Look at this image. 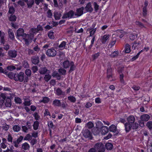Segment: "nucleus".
Returning <instances> with one entry per match:
<instances>
[{"mask_svg": "<svg viewBox=\"0 0 152 152\" xmlns=\"http://www.w3.org/2000/svg\"><path fill=\"white\" fill-rule=\"evenodd\" d=\"M62 18L66 20L76 18L75 12L73 10H70L68 12H65L63 14Z\"/></svg>", "mask_w": 152, "mask_h": 152, "instance_id": "nucleus-1", "label": "nucleus"}, {"mask_svg": "<svg viewBox=\"0 0 152 152\" xmlns=\"http://www.w3.org/2000/svg\"><path fill=\"white\" fill-rule=\"evenodd\" d=\"M127 126H124L126 133L129 132L131 129L136 131L139 127V124L137 122H134L129 124H127Z\"/></svg>", "mask_w": 152, "mask_h": 152, "instance_id": "nucleus-2", "label": "nucleus"}, {"mask_svg": "<svg viewBox=\"0 0 152 152\" xmlns=\"http://www.w3.org/2000/svg\"><path fill=\"white\" fill-rule=\"evenodd\" d=\"M25 78L24 77V73L22 72L19 73H15L14 80L16 81H19L20 82H23L24 83Z\"/></svg>", "mask_w": 152, "mask_h": 152, "instance_id": "nucleus-3", "label": "nucleus"}, {"mask_svg": "<svg viewBox=\"0 0 152 152\" xmlns=\"http://www.w3.org/2000/svg\"><path fill=\"white\" fill-rule=\"evenodd\" d=\"M97 152H104L105 148L103 144L101 142L96 143L94 146Z\"/></svg>", "mask_w": 152, "mask_h": 152, "instance_id": "nucleus-4", "label": "nucleus"}, {"mask_svg": "<svg viewBox=\"0 0 152 152\" xmlns=\"http://www.w3.org/2000/svg\"><path fill=\"white\" fill-rule=\"evenodd\" d=\"M52 104L54 107H61L63 108L66 107V104L64 102L61 103V101L57 99H55L53 101Z\"/></svg>", "mask_w": 152, "mask_h": 152, "instance_id": "nucleus-5", "label": "nucleus"}, {"mask_svg": "<svg viewBox=\"0 0 152 152\" xmlns=\"http://www.w3.org/2000/svg\"><path fill=\"white\" fill-rule=\"evenodd\" d=\"M46 54V55L49 57H53L56 55V51L53 48L48 49L47 50Z\"/></svg>", "mask_w": 152, "mask_h": 152, "instance_id": "nucleus-6", "label": "nucleus"}, {"mask_svg": "<svg viewBox=\"0 0 152 152\" xmlns=\"http://www.w3.org/2000/svg\"><path fill=\"white\" fill-rule=\"evenodd\" d=\"M123 70L124 69L123 68H118V73L120 74L119 79L120 83L121 84L125 85L126 84V83L124 79V74L122 73Z\"/></svg>", "mask_w": 152, "mask_h": 152, "instance_id": "nucleus-7", "label": "nucleus"}, {"mask_svg": "<svg viewBox=\"0 0 152 152\" xmlns=\"http://www.w3.org/2000/svg\"><path fill=\"white\" fill-rule=\"evenodd\" d=\"M107 78L109 79L110 78L113 77V69L111 68V65L109 64L107 66Z\"/></svg>", "mask_w": 152, "mask_h": 152, "instance_id": "nucleus-8", "label": "nucleus"}, {"mask_svg": "<svg viewBox=\"0 0 152 152\" xmlns=\"http://www.w3.org/2000/svg\"><path fill=\"white\" fill-rule=\"evenodd\" d=\"M148 2L147 0H145L144 2V6L142 8V14L144 18H145L147 14V7Z\"/></svg>", "mask_w": 152, "mask_h": 152, "instance_id": "nucleus-9", "label": "nucleus"}, {"mask_svg": "<svg viewBox=\"0 0 152 152\" xmlns=\"http://www.w3.org/2000/svg\"><path fill=\"white\" fill-rule=\"evenodd\" d=\"M23 39L25 42V43L26 45H28L29 44V41L32 39L31 36L28 34L25 33L22 37Z\"/></svg>", "mask_w": 152, "mask_h": 152, "instance_id": "nucleus-10", "label": "nucleus"}, {"mask_svg": "<svg viewBox=\"0 0 152 152\" xmlns=\"http://www.w3.org/2000/svg\"><path fill=\"white\" fill-rule=\"evenodd\" d=\"M84 9V7H83L77 8L76 10V12H75L76 18L80 17L83 15L84 13L83 10Z\"/></svg>", "mask_w": 152, "mask_h": 152, "instance_id": "nucleus-11", "label": "nucleus"}, {"mask_svg": "<svg viewBox=\"0 0 152 152\" xmlns=\"http://www.w3.org/2000/svg\"><path fill=\"white\" fill-rule=\"evenodd\" d=\"M127 122H126L124 124V126H126L127 124H129L135 122V118L133 115H130L127 118Z\"/></svg>", "mask_w": 152, "mask_h": 152, "instance_id": "nucleus-12", "label": "nucleus"}, {"mask_svg": "<svg viewBox=\"0 0 152 152\" xmlns=\"http://www.w3.org/2000/svg\"><path fill=\"white\" fill-rule=\"evenodd\" d=\"M85 9V13L87 12H91L94 10L93 8L92 7V5L90 2H88L84 8Z\"/></svg>", "mask_w": 152, "mask_h": 152, "instance_id": "nucleus-13", "label": "nucleus"}, {"mask_svg": "<svg viewBox=\"0 0 152 152\" xmlns=\"http://www.w3.org/2000/svg\"><path fill=\"white\" fill-rule=\"evenodd\" d=\"M8 55L10 58H15L17 56V52L15 50H10L8 51Z\"/></svg>", "mask_w": 152, "mask_h": 152, "instance_id": "nucleus-14", "label": "nucleus"}, {"mask_svg": "<svg viewBox=\"0 0 152 152\" xmlns=\"http://www.w3.org/2000/svg\"><path fill=\"white\" fill-rule=\"evenodd\" d=\"M83 135L85 138H88L90 139L92 137V134L89 130L88 129H86L83 131Z\"/></svg>", "mask_w": 152, "mask_h": 152, "instance_id": "nucleus-15", "label": "nucleus"}, {"mask_svg": "<svg viewBox=\"0 0 152 152\" xmlns=\"http://www.w3.org/2000/svg\"><path fill=\"white\" fill-rule=\"evenodd\" d=\"M25 73L26 76L24 75V77L25 78V79H24V83H26L28 81V77H30L31 75V72L30 69H28L27 68L25 70Z\"/></svg>", "mask_w": 152, "mask_h": 152, "instance_id": "nucleus-16", "label": "nucleus"}, {"mask_svg": "<svg viewBox=\"0 0 152 152\" xmlns=\"http://www.w3.org/2000/svg\"><path fill=\"white\" fill-rule=\"evenodd\" d=\"M31 61L33 64L36 65L39 63V59L38 56H35L31 57Z\"/></svg>", "mask_w": 152, "mask_h": 152, "instance_id": "nucleus-17", "label": "nucleus"}, {"mask_svg": "<svg viewBox=\"0 0 152 152\" xmlns=\"http://www.w3.org/2000/svg\"><path fill=\"white\" fill-rule=\"evenodd\" d=\"M101 133L102 135H104L109 132V128L106 126H102L101 129Z\"/></svg>", "mask_w": 152, "mask_h": 152, "instance_id": "nucleus-18", "label": "nucleus"}, {"mask_svg": "<svg viewBox=\"0 0 152 152\" xmlns=\"http://www.w3.org/2000/svg\"><path fill=\"white\" fill-rule=\"evenodd\" d=\"M150 116L147 114H143L140 117V119L142 121H148L150 119Z\"/></svg>", "mask_w": 152, "mask_h": 152, "instance_id": "nucleus-19", "label": "nucleus"}, {"mask_svg": "<svg viewBox=\"0 0 152 152\" xmlns=\"http://www.w3.org/2000/svg\"><path fill=\"white\" fill-rule=\"evenodd\" d=\"M55 94L58 96H60L61 95L65 96V94L64 92L63 91L61 88H58L56 90Z\"/></svg>", "mask_w": 152, "mask_h": 152, "instance_id": "nucleus-20", "label": "nucleus"}, {"mask_svg": "<svg viewBox=\"0 0 152 152\" xmlns=\"http://www.w3.org/2000/svg\"><path fill=\"white\" fill-rule=\"evenodd\" d=\"M24 31L22 28H19L17 31V37H20L23 36V35L24 34Z\"/></svg>", "mask_w": 152, "mask_h": 152, "instance_id": "nucleus-21", "label": "nucleus"}, {"mask_svg": "<svg viewBox=\"0 0 152 152\" xmlns=\"http://www.w3.org/2000/svg\"><path fill=\"white\" fill-rule=\"evenodd\" d=\"M71 65V61L68 60L65 61L63 63V66L65 69H67Z\"/></svg>", "mask_w": 152, "mask_h": 152, "instance_id": "nucleus-22", "label": "nucleus"}, {"mask_svg": "<svg viewBox=\"0 0 152 152\" xmlns=\"http://www.w3.org/2000/svg\"><path fill=\"white\" fill-rule=\"evenodd\" d=\"M8 33L9 38L11 40H13L15 38V37L14 34L12 30L11 29H8Z\"/></svg>", "mask_w": 152, "mask_h": 152, "instance_id": "nucleus-23", "label": "nucleus"}, {"mask_svg": "<svg viewBox=\"0 0 152 152\" xmlns=\"http://www.w3.org/2000/svg\"><path fill=\"white\" fill-rule=\"evenodd\" d=\"M26 3L27 4V8L30 9L32 8L33 5L34 4V0H30L28 1Z\"/></svg>", "mask_w": 152, "mask_h": 152, "instance_id": "nucleus-24", "label": "nucleus"}, {"mask_svg": "<svg viewBox=\"0 0 152 152\" xmlns=\"http://www.w3.org/2000/svg\"><path fill=\"white\" fill-rule=\"evenodd\" d=\"M117 129L116 126L115 125L112 124L110 126L109 130L110 132L115 133L116 132Z\"/></svg>", "mask_w": 152, "mask_h": 152, "instance_id": "nucleus-25", "label": "nucleus"}, {"mask_svg": "<svg viewBox=\"0 0 152 152\" xmlns=\"http://www.w3.org/2000/svg\"><path fill=\"white\" fill-rule=\"evenodd\" d=\"M70 68L69 71V72L70 73L73 71H74L76 68V66L74 64V63L72 61H71V65H70Z\"/></svg>", "mask_w": 152, "mask_h": 152, "instance_id": "nucleus-26", "label": "nucleus"}, {"mask_svg": "<svg viewBox=\"0 0 152 152\" xmlns=\"http://www.w3.org/2000/svg\"><path fill=\"white\" fill-rule=\"evenodd\" d=\"M0 41L1 45L3 46V47H2V48L7 51L10 48V45L8 44L5 43V40L4 39V42L3 43H2L1 42V41Z\"/></svg>", "mask_w": 152, "mask_h": 152, "instance_id": "nucleus-27", "label": "nucleus"}, {"mask_svg": "<svg viewBox=\"0 0 152 152\" xmlns=\"http://www.w3.org/2000/svg\"><path fill=\"white\" fill-rule=\"evenodd\" d=\"M48 71L47 69L45 67H41L39 70V73L42 75L45 74Z\"/></svg>", "mask_w": 152, "mask_h": 152, "instance_id": "nucleus-28", "label": "nucleus"}, {"mask_svg": "<svg viewBox=\"0 0 152 152\" xmlns=\"http://www.w3.org/2000/svg\"><path fill=\"white\" fill-rule=\"evenodd\" d=\"M109 35L105 34L103 36L101 39V42L102 44H105L107 40L109 38Z\"/></svg>", "mask_w": 152, "mask_h": 152, "instance_id": "nucleus-29", "label": "nucleus"}, {"mask_svg": "<svg viewBox=\"0 0 152 152\" xmlns=\"http://www.w3.org/2000/svg\"><path fill=\"white\" fill-rule=\"evenodd\" d=\"M124 50L126 53H129L130 52V47L129 44H126L125 45Z\"/></svg>", "mask_w": 152, "mask_h": 152, "instance_id": "nucleus-30", "label": "nucleus"}, {"mask_svg": "<svg viewBox=\"0 0 152 152\" xmlns=\"http://www.w3.org/2000/svg\"><path fill=\"white\" fill-rule=\"evenodd\" d=\"M119 54V51L118 50H117L112 52L110 55V56L111 58H115L117 57L118 55Z\"/></svg>", "mask_w": 152, "mask_h": 152, "instance_id": "nucleus-31", "label": "nucleus"}, {"mask_svg": "<svg viewBox=\"0 0 152 152\" xmlns=\"http://www.w3.org/2000/svg\"><path fill=\"white\" fill-rule=\"evenodd\" d=\"M52 75L53 77H57V79L58 80H60L61 79V75H60L58 72L56 71H55L53 72Z\"/></svg>", "mask_w": 152, "mask_h": 152, "instance_id": "nucleus-32", "label": "nucleus"}, {"mask_svg": "<svg viewBox=\"0 0 152 152\" xmlns=\"http://www.w3.org/2000/svg\"><path fill=\"white\" fill-rule=\"evenodd\" d=\"M17 19V17L13 14L11 15L9 17V21L11 22H15L16 21Z\"/></svg>", "mask_w": 152, "mask_h": 152, "instance_id": "nucleus-33", "label": "nucleus"}, {"mask_svg": "<svg viewBox=\"0 0 152 152\" xmlns=\"http://www.w3.org/2000/svg\"><path fill=\"white\" fill-rule=\"evenodd\" d=\"M39 121H35L34 122L33 127V129L34 130H36L38 129L39 125Z\"/></svg>", "mask_w": 152, "mask_h": 152, "instance_id": "nucleus-34", "label": "nucleus"}, {"mask_svg": "<svg viewBox=\"0 0 152 152\" xmlns=\"http://www.w3.org/2000/svg\"><path fill=\"white\" fill-rule=\"evenodd\" d=\"M50 101V99L48 97L44 96L43 97L42 99L40 101L41 102L44 104L48 103Z\"/></svg>", "mask_w": 152, "mask_h": 152, "instance_id": "nucleus-35", "label": "nucleus"}, {"mask_svg": "<svg viewBox=\"0 0 152 152\" xmlns=\"http://www.w3.org/2000/svg\"><path fill=\"white\" fill-rule=\"evenodd\" d=\"M105 147L107 150H111L113 147V145L110 143H107L105 144Z\"/></svg>", "mask_w": 152, "mask_h": 152, "instance_id": "nucleus-36", "label": "nucleus"}, {"mask_svg": "<svg viewBox=\"0 0 152 152\" xmlns=\"http://www.w3.org/2000/svg\"><path fill=\"white\" fill-rule=\"evenodd\" d=\"M68 99L71 102L75 103L76 101V99L73 96L70 95L68 97Z\"/></svg>", "mask_w": 152, "mask_h": 152, "instance_id": "nucleus-37", "label": "nucleus"}, {"mask_svg": "<svg viewBox=\"0 0 152 152\" xmlns=\"http://www.w3.org/2000/svg\"><path fill=\"white\" fill-rule=\"evenodd\" d=\"M59 73L62 75H65L66 73V70L64 69L61 68L58 69Z\"/></svg>", "mask_w": 152, "mask_h": 152, "instance_id": "nucleus-38", "label": "nucleus"}, {"mask_svg": "<svg viewBox=\"0 0 152 152\" xmlns=\"http://www.w3.org/2000/svg\"><path fill=\"white\" fill-rule=\"evenodd\" d=\"M23 66L24 68H28L29 67V65L28 62L26 60H24L22 62Z\"/></svg>", "mask_w": 152, "mask_h": 152, "instance_id": "nucleus-39", "label": "nucleus"}, {"mask_svg": "<svg viewBox=\"0 0 152 152\" xmlns=\"http://www.w3.org/2000/svg\"><path fill=\"white\" fill-rule=\"evenodd\" d=\"M100 53L99 52H98L95 53L94 54L92 55V58L93 61H94L97 59L98 57L99 56Z\"/></svg>", "mask_w": 152, "mask_h": 152, "instance_id": "nucleus-40", "label": "nucleus"}, {"mask_svg": "<svg viewBox=\"0 0 152 152\" xmlns=\"http://www.w3.org/2000/svg\"><path fill=\"white\" fill-rule=\"evenodd\" d=\"M54 33L51 31H50L48 34V36L49 38L51 39H53L55 37L54 36Z\"/></svg>", "mask_w": 152, "mask_h": 152, "instance_id": "nucleus-41", "label": "nucleus"}, {"mask_svg": "<svg viewBox=\"0 0 152 152\" xmlns=\"http://www.w3.org/2000/svg\"><path fill=\"white\" fill-rule=\"evenodd\" d=\"M146 125L149 130H152V121H148L146 123Z\"/></svg>", "mask_w": 152, "mask_h": 152, "instance_id": "nucleus-42", "label": "nucleus"}, {"mask_svg": "<svg viewBox=\"0 0 152 152\" xmlns=\"http://www.w3.org/2000/svg\"><path fill=\"white\" fill-rule=\"evenodd\" d=\"M13 129L14 131L19 132L20 129V127L18 125H15L13 127Z\"/></svg>", "mask_w": 152, "mask_h": 152, "instance_id": "nucleus-43", "label": "nucleus"}, {"mask_svg": "<svg viewBox=\"0 0 152 152\" xmlns=\"http://www.w3.org/2000/svg\"><path fill=\"white\" fill-rule=\"evenodd\" d=\"M135 23L136 25L142 28H145L144 24L140 22L139 21H136L135 22Z\"/></svg>", "mask_w": 152, "mask_h": 152, "instance_id": "nucleus-44", "label": "nucleus"}, {"mask_svg": "<svg viewBox=\"0 0 152 152\" xmlns=\"http://www.w3.org/2000/svg\"><path fill=\"white\" fill-rule=\"evenodd\" d=\"M4 35L5 34L4 32H1L0 31V37H1L0 41H1V42L2 43L4 42Z\"/></svg>", "mask_w": 152, "mask_h": 152, "instance_id": "nucleus-45", "label": "nucleus"}, {"mask_svg": "<svg viewBox=\"0 0 152 152\" xmlns=\"http://www.w3.org/2000/svg\"><path fill=\"white\" fill-rule=\"evenodd\" d=\"M137 34H131L129 36L130 39L132 40H134L136 37H137Z\"/></svg>", "mask_w": 152, "mask_h": 152, "instance_id": "nucleus-46", "label": "nucleus"}, {"mask_svg": "<svg viewBox=\"0 0 152 152\" xmlns=\"http://www.w3.org/2000/svg\"><path fill=\"white\" fill-rule=\"evenodd\" d=\"M15 12V9L13 7H11L9 8L8 12L9 14H13Z\"/></svg>", "mask_w": 152, "mask_h": 152, "instance_id": "nucleus-47", "label": "nucleus"}, {"mask_svg": "<svg viewBox=\"0 0 152 152\" xmlns=\"http://www.w3.org/2000/svg\"><path fill=\"white\" fill-rule=\"evenodd\" d=\"M8 75V77L10 78V79H14V75L15 73H14L12 72H10L9 73L8 72V74H7Z\"/></svg>", "mask_w": 152, "mask_h": 152, "instance_id": "nucleus-48", "label": "nucleus"}, {"mask_svg": "<svg viewBox=\"0 0 152 152\" xmlns=\"http://www.w3.org/2000/svg\"><path fill=\"white\" fill-rule=\"evenodd\" d=\"M51 76L50 75H46L44 77V79L45 81L48 82L51 79Z\"/></svg>", "mask_w": 152, "mask_h": 152, "instance_id": "nucleus-49", "label": "nucleus"}, {"mask_svg": "<svg viewBox=\"0 0 152 152\" xmlns=\"http://www.w3.org/2000/svg\"><path fill=\"white\" fill-rule=\"evenodd\" d=\"M32 139V136L29 134H27L24 138L25 140H29Z\"/></svg>", "mask_w": 152, "mask_h": 152, "instance_id": "nucleus-50", "label": "nucleus"}, {"mask_svg": "<svg viewBox=\"0 0 152 152\" xmlns=\"http://www.w3.org/2000/svg\"><path fill=\"white\" fill-rule=\"evenodd\" d=\"M96 29L97 28H95L93 29H91V30H89L90 31V35H89V37L92 36L94 35L96 32Z\"/></svg>", "mask_w": 152, "mask_h": 152, "instance_id": "nucleus-51", "label": "nucleus"}, {"mask_svg": "<svg viewBox=\"0 0 152 152\" xmlns=\"http://www.w3.org/2000/svg\"><path fill=\"white\" fill-rule=\"evenodd\" d=\"M22 147L24 150H26L29 148V145L27 142H25L23 144Z\"/></svg>", "mask_w": 152, "mask_h": 152, "instance_id": "nucleus-52", "label": "nucleus"}, {"mask_svg": "<svg viewBox=\"0 0 152 152\" xmlns=\"http://www.w3.org/2000/svg\"><path fill=\"white\" fill-rule=\"evenodd\" d=\"M86 126L88 129H90L94 126V124L92 122L90 121L87 124Z\"/></svg>", "mask_w": 152, "mask_h": 152, "instance_id": "nucleus-53", "label": "nucleus"}, {"mask_svg": "<svg viewBox=\"0 0 152 152\" xmlns=\"http://www.w3.org/2000/svg\"><path fill=\"white\" fill-rule=\"evenodd\" d=\"M15 102L17 104H20L22 103L21 99L19 97H15Z\"/></svg>", "mask_w": 152, "mask_h": 152, "instance_id": "nucleus-54", "label": "nucleus"}, {"mask_svg": "<svg viewBox=\"0 0 152 152\" xmlns=\"http://www.w3.org/2000/svg\"><path fill=\"white\" fill-rule=\"evenodd\" d=\"M94 10L96 12H97L99 9V5L97 4L96 2H94Z\"/></svg>", "mask_w": 152, "mask_h": 152, "instance_id": "nucleus-55", "label": "nucleus"}, {"mask_svg": "<svg viewBox=\"0 0 152 152\" xmlns=\"http://www.w3.org/2000/svg\"><path fill=\"white\" fill-rule=\"evenodd\" d=\"M48 126L49 127V128L50 129H53L54 128V126L53 124V123L52 121H50L48 122Z\"/></svg>", "mask_w": 152, "mask_h": 152, "instance_id": "nucleus-56", "label": "nucleus"}, {"mask_svg": "<svg viewBox=\"0 0 152 152\" xmlns=\"http://www.w3.org/2000/svg\"><path fill=\"white\" fill-rule=\"evenodd\" d=\"M66 44V42L63 41L59 45L58 47L59 48H64L65 47Z\"/></svg>", "mask_w": 152, "mask_h": 152, "instance_id": "nucleus-57", "label": "nucleus"}, {"mask_svg": "<svg viewBox=\"0 0 152 152\" xmlns=\"http://www.w3.org/2000/svg\"><path fill=\"white\" fill-rule=\"evenodd\" d=\"M61 16V14H58V13L55 14L54 15L55 19L56 20L60 19Z\"/></svg>", "mask_w": 152, "mask_h": 152, "instance_id": "nucleus-58", "label": "nucleus"}, {"mask_svg": "<svg viewBox=\"0 0 152 152\" xmlns=\"http://www.w3.org/2000/svg\"><path fill=\"white\" fill-rule=\"evenodd\" d=\"M132 88L135 91H137L140 89V87L139 86L134 85L132 87Z\"/></svg>", "mask_w": 152, "mask_h": 152, "instance_id": "nucleus-59", "label": "nucleus"}, {"mask_svg": "<svg viewBox=\"0 0 152 152\" xmlns=\"http://www.w3.org/2000/svg\"><path fill=\"white\" fill-rule=\"evenodd\" d=\"M31 69L34 73H35L38 70V67L36 66H33L32 67Z\"/></svg>", "mask_w": 152, "mask_h": 152, "instance_id": "nucleus-60", "label": "nucleus"}, {"mask_svg": "<svg viewBox=\"0 0 152 152\" xmlns=\"http://www.w3.org/2000/svg\"><path fill=\"white\" fill-rule=\"evenodd\" d=\"M7 69L10 71H12L16 69V67L14 66H9L7 67Z\"/></svg>", "mask_w": 152, "mask_h": 152, "instance_id": "nucleus-61", "label": "nucleus"}, {"mask_svg": "<svg viewBox=\"0 0 152 152\" xmlns=\"http://www.w3.org/2000/svg\"><path fill=\"white\" fill-rule=\"evenodd\" d=\"M0 73H2L5 75H7L8 74V72L6 70H4L2 67H0Z\"/></svg>", "mask_w": 152, "mask_h": 152, "instance_id": "nucleus-62", "label": "nucleus"}, {"mask_svg": "<svg viewBox=\"0 0 152 152\" xmlns=\"http://www.w3.org/2000/svg\"><path fill=\"white\" fill-rule=\"evenodd\" d=\"M7 140L8 142H12L13 138L10 134H9L7 138Z\"/></svg>", "mask_w": 152, "mask_h": 152, "instance_id": "nucleus-63", "label": "nucleus"}, {"mask_svg": "<svg viewBox=\"0 0 152 152\" xmlns=\"http://www.w3.org/2000/svg\"><path fill=\"white\" fill-rule=\"evenodd\" d=\"M47 17L48 18H51L52 17V14L51 10L49 9L47 12Z\"/></svg>", "mask_w": 152, "mask_h": 152, "instance_id": "nucleus-64", "label": "nucleus"}]
</instances>
